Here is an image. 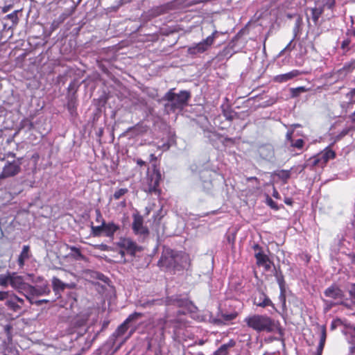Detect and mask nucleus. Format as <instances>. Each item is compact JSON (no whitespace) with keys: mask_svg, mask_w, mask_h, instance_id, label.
<instances>
[{"mask_svg":"<svg viewBox=\"0 0 355 355\" xmlns=\"http://www.w3.org/2000/svg\"><path fill=\"white\" fill-rule=\"evenodd\" d=\"M12 298L16 300L17 303L19 304V305L22 306L24 303V300L18 297L16 294L14 293V295H12Z\"/></svg>","mask_w":355,"mask_h":355,"instance_id":"nucleus-48","label":"nucleus"},{"mask_svg":"<svg viewBox=\"0 0 355 355\" xmlns=\"http://www.w3.org/2000/svg\"><path fill=\"white\" fill-rule=\"evenodd\" d=\"M89 317V314L88 311H84L72 318L70 320L71 328L69 330V334H73L75 332V329L85 326Z\"/></svg>","mask_w":355,"mask_h":355,"instance_id":"nucleus-12","label":"nucleus"},{"mask_svg":"<svg viewBox=\"0 0 355 355\" xmlns=\"http://www.w3.org/2000/svg\"><path fill=\"white\" fill-rule=\"evenodd\" d=\"M254 257L257 259V265L264 266L266 269L270 268L269 259L267 255L264 254L261 251H259L255 253Z\"/></svg>","mask_w":355,"mask_h":355,"instance_id":"nucleus-23","label":"nucleus"},{"mask_svg":"<svg viewBox=\"0 0 355 355\" xmlns=\"http://www.w3.org/2000/svg\"><path fill=\"white\" fill-rule=\"evenodd\" d=\"M12 295H14V293L11 294L5 304L10 310L17 312L21 309V306L17 303L16 300L12 298Z\"/></svg>","mask_w":355,"mask_h":355,"instance_id":"nucleus-27","label":"nucleus"},{"mask_svg":"<svg viewBox=\"0 0 355 355\" xmlns=\"http://www.w3.org/2000/svg\"><path fill=\"white\" fill-rule=\"evenodd\" d=\"M253 303L257 306L265 308L266 306H271L275 309V305L268 295L262 291H259L253 299Z\"/></svg>","mask_w":355,"mask_h":355,"instance_id":"nucleus-14","label":"nucleus"},{"mask_svg":"<svg viewBox=\"0 0 355 355\" xmlns=\"http://www.w3.org/2000/svg\"><path fill=\"white\" fill-rule=\"evenodd\" d=\"M19 12V10H15L12 13H10L7 15L5 17V19L10 20L12 25H16L18 23L19 18L17 16V13Z\"/></svg>","mask_w":355,"mask_h":355,"instance_id":"nucleus-34","label":"nucleus"},{"mask_svg":"<svg viewBox=\"0 0 355 355\" xmlns=\"http://www.w3.org/2000/svg\"><path fill=\"white\" fill-rule=\"evenodd\" d=\"M143 316V313L139 312H134L130 314L126 320L117 328L114 332L116 337L123 336L128 330V324L132 321L137 320Z\"/></svg>","mask_w":355,"mask_h":355,"instance_id":"nucleus-15","label":"nucleus"},{"mask_svg":"<svg viewBox=\"0 0 355 355\" xmlns=\"http://www.w3.org/2000/svg\"><path fill=\"white\" fill-rule=\"evenodd\" d=\"M350 293H351L352 296L353 297V298L355 299V291L354 292L351 291Z\"/></svg>","mask_w":355,"mask_h":355,"instance_id":"nucleus-63","label":"nucleus"},{"mask_svg":"<svg viewBox=\"0 0 355 355\" xmlns=\"http://www.w3.org/2000/svg\"><path fill=\"white\" fill-rule=\"evenodd\" d=\"M126 251L123 249H121L119 251V254L121 255V259H123V262H125V255Z\"/></svg>","mask_w":355,"mask_h":355,"instance_id":"nucleus-51","label":"nucleus"},{"mask_svg":"<svg viewBox=\"0 0 355 355\" xmlns=\"http://www.w3.org/2000/svg\"><path fill=\"white\" fill-rule=\"evenodd\" d=\"M22 158H17L13 161H6L0 173V181L3 179L12 178L21 172Z\"/></svg>","mask_w":355,"mask_h":355,"instance_id":"nucleus-5","label":"nucleus"},{"mask_svg":"<svg viewBox=\"0 0 355 355\" xmlns=\"http://www.w3.org/2000/svg\"><path fill=\"white\" fill-rule=\"evenodd\" d=\"M351 129H352L351 127L345 128L340 132V133L338 135V138L340 139V138L343 137L344 136H345L346 135H347L349 133V132L351 130Z\"/></svg>","mask_w":355,"mask_h":355,"instance_id":"nucleus-47","label":"nucleus"},{"mask_svg":"<svg viewBox=\"0 0 355 355\" xmlns=\"http://www.w3.org/2000/svg\"><path fill=\"white\" fill-rule=\"evenodd\" d=\"M102 232H103V223L101 225L92 227V233L95 236H100Z\"/></svg>","mask_w":355,"mask_h":355,"instance_id":"nucleus-40","label":"nucleus"},{"mask_svg":"<svg viewBox=\"0 0 355 355\" xmlns=\"http://www.w3.org/2000/svg\"><path fill=\"white\" fill-rule=\"evenodd\" d=\"M247 181L248 182H250V181H254L256 182L258 184H259V180L256 177H250V178H247Z\"/></svg>","mask_w":355,"mask_h":355,"instance_id":"nucleus-52","label":"nucleus"},{"mask_svg":"<svg viewBox=\"0 0 355 355\" xmlns=\"http://www.w3.org/2000/svg\"><path fill=\"white\" fill-rule=\"evenodd\" d=\"M320 329H321L320 338V342H319L318 346L317 347L316 355H322V351H323V349L324 347L326 338H327V332H326L325 326H324V325L321 326Z\"/></svg>","mask_w":355,"mask_h":355,"instance_id":"nucleus-25","label":"nucleus"},{"mask_svg":"<svg viewBox=\"0 0 355 355\" xmlns=\"http://www.w3.org/2000/svg\"><path fill=\"white\" fill-rule=\"evenodd\" d=\"M249 328L257 332H272L277 327L275 322L266 315L254 314L244 319Z\"/></svg>","mask_w":355,"mask_h":355,"instance_id":"nucleus-2","label":"nucleus"},{"mask_svg":"<svg viewBox=\"0 0 355 355\" xmlns=\"http://www.w3.org/2000/svg\"><path fill=\"white\" fill-rule=\"evenodd\" d=\"M162 179V175L158 168L154 166L152 171L148 172L146 178V183L144 186V191L147 193H158L159 182Z\"/></svg>","mask_w":355,"mask_h":355,"instance_id":"nucleus-4","label":"nucleus"},{"mask_svg":"<svg viewBox=\"0 0 355 355\" xmlns=\"http://www.w3.org/2000/svg\"><path fill=\"white\" fill-rule=\"evenodd\" d=\"M51 293L49 286L47 282H45L40 286H32L28 284L26 292L23 293V295L29 301L31 304H33L35 297L42 295H47Z\"/></svg>","mask_w":355,"mask_h":355,"instance_id":"nucleus-6","label":"nucleus"},{"mask_svg":"<svg viewBox=\"0 0 355 355\" xmlns=\"http://www.w3.org/2000/svg\"><path fill=\"white\" fill-rule=\"evenodd\" d=\"M284 202L287 205H291L292 204V200L290 198H286Z\"/></svg>","mask_w":355,"mask_h":355,"instance_id":"nucleus-59","label":"nucleus"},{"mask_svg":"<svg viewBox=\"0 0 355 355\" xmlns=\"http://www.w3.org/2000/svg\"><path fill=\"white\" fill-rule=\"evenodd\" d=\"M335 155V152L329 148H326L324 150L318 154L322 167H324L330 159H334Z\"/></svg>","mask_w":355,"mask_h":355,"instance_id":"nucleus-19","label":"nucleus"},{"mask_svg":"<svg viewBox=\"0 0 355 355\" xmlns=\"http://www.w3.org/2000/svg\"><path fill=\"white\" fill-rule=\"evenodd\" d=\"M12 293V291H0V301L6 300V302Z\"/></svg>","mask_w":355,"mask_h":355,"instance_id":"nucleus-45","label":"nucleus"},{"mask_svg":"<svg viewBox=\"0 0 355 355\" xmlns=\"http://www.w3.org/2000/svg\"><path fill=\"white\" fill-rule=\"evenodd\" d=\"M354 116H355V112L353 113V114L351 116L352 121H355V117Z\"/></svg>","mask_w":355,"mask_h":355,"instance_id":"nucleus-62","label":"nucleus"},{"mask_svg":"<svg viewBox=\"0 0 355 355\" xmlns=\"http://www.w3.org/2000/svg\"><path fill=\"white\" fill-rule=\"evenodd\" d=\"M133 222L132 223V229L136 235L147 236L149 231L146 227L144 225V218L139 214H135L132 216Z\"/></svg>","mask_w":355,"mask_h":355,"instance_id":"nucleus-11","label":"nucleus"},{"mask_svg":"<svg viewBox=\"0 0 355 355\" xmlns=\"http://www.w3.org/2000/svg\"><path fill=\"white\" fill-rule=\"evenodd\" d=\"M128 192V189H126V188H121V189H119L118 190H116L114 195H113V198L115 199V200H119L120 199L122 196H123L125 194H126Z\"/></svg>","mask_w":355,"mask_h":355,"instance_id":"nucleus-37","label":"nucleus"},{"mask_svg":"<svg viewBox=\"0 0 355 355\" xmlns=\"http://www.w3.org/2000/svg\"><path fill=\"white\" fill-rule=\"evenodd\" d=\"M236 342L234 339H230L227 343L223 344L211 355H229L230 349L234 347Z\"/></svg>","mask_w":355,"mask_h":355,"instance_id":"nucleus-18","label":"nucleus"},{"mask_svg":"<svg viewBox=\"0 0 355 355\" xmlns=\"http://www.w3.org/2000/svg\"><path fill=\"white\" fill-rule=\"evenodd\" d=\"M286 290H280L279 300L281 302L283 307L286 306Z\"/></svg>","mask_w":355,"mask_h":355,"instance_id":"nucleus-43","label":"nucleus"},{"mask_svg":"<svg viewBox=\"0 0 355 355\" xmlns=\"http://www.w3.org/2000/svg\"><path fill=\"white\" fill-rule=\"evenodd\" d=\"M260 157L267 161H272L275 157L274 148L271 145H263L258 149Z\"/></svg>","mask_w":355,"mask_h":355,"instance_id":"nucleus-16","label":"nucleus"},{"mask_svg":"<svg viewBox=\"0 0 355 355\" xmlns=\"http://www.w3.org/2000/svg\"><path fill=\"white\" fill-rule=\"evenodd\" d=\"M350 44H351V40L349 38H346L342 42L340 48L343 51L344 53H347V51H349Z\"/></svg>","mask_w":355,"mask_h":355,"instance_id":"nucleus-39","label":"nucleus"},{"mask_svg":"<svg viewBox=\"0 0 355 355\" xmlns=\"http://www.w3.org/2000/svg\"><path fill=\"white\" fill-rule=\"evenodd\" d=\"M237 316L236 313H221L220 318L213 319V323L220 325L225 324L226 322L234 320Z\"/></svg>","mask_w":355,"mask_h":355,"instance_id":"nucleus-22","label":"nucleus"},{"mask_svg":"<svg viewBox=\"0 0 355 355\" xmlns=\"http://www.w3.org/2000/svg\"><path fill=\"white\" fill-rule=\"evenodd\" d=\"M315 3L321 7L323 10L326 8L332 10L336 4V0H318Z\"/></svg>","mask_w":355,"mask_h":355,"instance_id":"nucleus-30","label":"nucleus"},{"mask_svg":"<svg viewBox=\"0 0 355 355\" xmlns=\"http://www.w3.org/2000/svg\"><path fill=\"white\" fill-rule=\"evenodd\" d=\"M311 19L316 24L318 21L319 18L321 17L324 10L321 7H320L317 3H315V6L311 9Z\"/></svg>","mask_w":355,"mask_h":355,"instance_id":"nucleus-28","label":"nucleus"},{"mask_svg":"<svg viewBox=\"0 0 355 355\" xmlns=\"http://www.w3.org/2000/svg\"><path fill=\"white\" fill-rule=\"evenodd\" d=\"M324 293L326 297L336 300L334 304H344V292L337 285L333 284L328 287Z\"/></svg>","mask_w":355,"mask_h":355,"instance_id":"nucleus-10","label":"nucleus"},{"mask_svg":"<svg viewBox=\"0 0 355 355\" xmlns=\"http://www.w3.org/2000/svg\"><path fill=\"white\" fill-rule=\"evenodd\" d=\"M293 40L294 38L291 40L286 46L280 51L279 55H282L286 52H291L295 48V44H293Z\"/></svg>","mask_w":355,"mask_h":355,"instance_id":"nucleus-41","label":"nucleus"},{"mask_svg":"<svg viewBox=\"0 0 355 355\" xmlns=\"http://www.w3.org/2000/svg\"><path fill=\"white\" fill-rule=\"evenodd\" d=\"M96 275L98 279L101 280H104L105 276L103 274L96 272Z\"/></svg>","mask_w":355,"mask_h":355,"instance_id":"nucleus-54","label":"nucleus"},{"mask_svg":"<svg viewBox=\"0 0 355 355\" xmlns=\"http://www.w3.org/2000/svg\"><path fill=\"white\" fill-rule=\"evenodd\" d=\"M12 272H7L5 274L0 275V286L2 287H7L11 284Z\"/></svg>","mask_w":355,"mask_h":355,"instance_id":"nucleus-31","label":"nucleus"},{"mask_svg":"<svg viewBox=\"0 0 355 355\" xmlns=\"http://www.w3.org/2000/svg\"><path fill=\"white\" fill-rule=\"evenodd\" d=\"M343 67L344 70H345L348 74L352 73L355 69V59L346 62L343 65Z\"/></svg>","mask_w":355,"mask_h":355,"instance_id":"nucleus-36","label":"nucleus"},{"mask_svg":"<svg viewBox=\"0 0 355 355\" xmlns=\"http://www.w3.org/2000/svg\"><path fill=\"white\" fill-rule=\"evenodd\" d=\"M327 303H328L327 304H328V306H329V308H331L332 306H336V304H335V302H328Z\"/></svg>","mask_w":355,"mask_h":355,"instance_id":"nucleus-60","label":"nucleus"},{"mask_svg":"<svg viewBox=\"0 0 355 355\" xmlns=\"http://www.w3.org/2000/svg\"><path fill=\"white\" fill-rule=\"evenodd\" d=\"M301 74L299 70L295 69L286 73L275 76L273 78L274 81L279 83H286Z\"/></svg>","mask_w":355,"mask_h":355,"instance_id":"nucleus-17","label":"nucleus"},{"mask_svg":"<svg viewBox=\"0 0 355 355\" xmlns=\"http://www.w3.org/2000/svg\"><path fill=\"white\" fill-rule=\"evenodd\" d=\"M277 284L280 290H286V283L283 275L279 272L275 275Z\"/></svg>","mask_w":355,"mask_h":355,"instance_id":"nucleus-35","label":"nucleus"},{"mask_svg":"<svg viewBox=\"0 0 355 355\" xmlns=\"http://www.w3.org/2000/svg\"><path fill=\"white\" fill-rule=\"evenodd\" d=\"M99 248L102 250H107L108 246L105 244H101L99 245Z\"/></svg>","mask_w":355,"mask_h":355,"instance_id":"nucleus-55","label":"nucleus"},{"mask_svg":"<svg viewBox=\"0 0 355 355\" xmlns=\"http://www.w3.org/2000/svg\"><path fill=\"white\" fill-rule=\"evenodd\" d=\"M165 304L166 306H175L184 309L182 311H178L180 314H185L187 312H194L196 306L187 298L182 297L180 295H173L168 297L165 300H151L144 302H140V306L143 308L150 307L154 305H162Z\"/></svg>","mask_w":355,"mask_h":355,"instance_id":"nucleus-1","label":"nucleus"},{"mask_svg":"<svg viewBox=\"0 0 355 355\" xmlns=\"http://www.w3.org/2000/svg\"><path fill=\"white\" fill-rule=\"evenodd\" d=\"M253 248H254V250L255 251H258V252H259V251H261V248H260V246H259L258 244H254V245H253Z\"/></svg>","mask_w":355,"mask_h":355,"instance_id":"nucleus-58","label":"nucleus"},{"mask_svg":"<svg viewBox=\"0 0 355 355\" xmlns=\"http://www.w3.org/2000/svg\"><path fill=\"white\" fill-rule=\"evenodd\" d=\"M49 302V300H33V304L40 306L42 303H47Z\"/></svg>","mask_w":355,"mask_h":355,"instance_id":"nucleus-49","label":"nucleus"},{"mask_svg":"<svg viewBox=\"0 0 355 355\" xmlns=\"http://www.w3.org/2000/svg\"><path fill=\"white\" fill-rule=\"evenodd\" d=\"M347 34L348 35H352L355 37V30H348Z\"/></svg>","mask_w":355,"mask_h":355,"instance_id":"nucleus-56","label":"nucleus"},{"mask_svg":"<svg viewBox=\"0 0 355 355\" xmlns=\"http://www.w3.org/2000/svg\"><path fill=\"white\" fill-rule=\"evenodd\" d=\"M306 89L304 87H299L297 88L291 89V93L293 96H297L300 94V92H304Z\"/></svg>","mask_w":355,"mask_h":355,"instance_id":"nucleus-44","label":"nucleus"},{"mask_svg":"<svg viewBox=\"0 0 355 355\" xmlns=\"http://www.w3.org/2000/svg\"><path fill=\"white\" fill-rule=\"evenodd\" d=\"M11 7H12L11 5L3 6V8H2V12L3 13H6V12H8L10 10Z\"/></svg>","mask_w":355,"mask_h":355,"instance_id":"nucleus-53","label":"nucleus"},{"mask_svg":"<svg viewBox=\"0 0 355 355\" xmlns=\"http://www.w3.org/2000/svg\"><path fill=\"white\" fill-rule=\"evenodd\" d=\"M67 248L71 250V253L69 254V257L73 258L76 260H85V257L81 253L79 248L75 246H69Z\"/></svg>","mask_w":355,"mask_h":355,"instance_id":"nucleus-29","label":"nucleus"},{"mask_svg":"<svg viewBox=\"0 0 355 355\" xmlns=\"http://www.w3.org/2000/svg\"><path fill=\"white\" fill-rule=\"evenodd\" d=\"M355 88L352 89L349 93L347 94V98H348L349 104L355 103Z\"/></svg>","mask_w":355,"mask_h":355,"instance_id":"nucleus-46","label":"nucleus"},{"mask_svg":"<svg viewBox=\"0 0 355 355\" xmlns=\"http://www.w3.org/2000/svg\"><path fill=\"white\" fill-rule=\"evenodd\" d=\"M29 245H24L22 250L18 257L17 263L20 268H23L25 262L31 257Z\"/></svg>","mask_w":355,"mask_h":355,"instance_id":"nucleus-21","label":"nucleus"},{"mask_svg":"<svg viewBox=\"0 0 355 355\" xmlns=\"http://www.w3.org/2000/svg\"><path fill=\"white\" fill-rule=\"evenodd\" d=\"M137 164L138 165H139V166H143V165H144V164H145V162H144V161H143V160H142V159H138L137 160Z\"/></svg>","mask_w":355,"mask_h":355,"instance_id":"nucleus-57","label":"nucleus"},{"mask_svg":"<svg viewBox=\"0 0 355 355\" xmlns=\"http://www.w3.org/2000/svg\"><path fill=\"white\" fill-rule=\"evenodd\" d=\"M52 286L54 292L57 293L60 291H63L68 286V285L62 282L58 277H53L52 278Z\"/></svg>","mask_w":355,"mask_h":355,"instance_id":"nucleus-26","label":"nucleus"},{"mask_svg":"<svg viewBox=\"0 0 355 355\" xmlns=\"http://www.w3.org/2000/svg\"><path fill=\"white\" fill-rule=\"evenodd\" d=\"M335 328H336L335 322H332V323L331 324V329L334 330Z\"/></svg>","mask_w":355,"mask_h":355,"instance_id":"nucleus-61","label":"nucleus"},{"mask_svg":"<svg viewBox=\"0 0 355 355\" xmlns=\"http://www.w3.org/2000/svg\"><path fill=\"white\" fill-rule=\"evenodd\" d=\"M174 90L175 89H171L163 97V100L167 101L165 109L173 112L182 109L190 98V93L187 91L184 90L176 94Z\"/></svg>","mask_w":355,"mask_h":355,"instance_id":"nucleus-3","label":"nucleus"},{"mask_svg":"<svg viewBox=\"0 0 355 355\" xmlns=\"http://www.w3.org/2000/svg\"><path fill=\"white\" fill-rule=\"evenodd\" d=\"M291 173L289 171L282 170L277 173L279 179L286 182L290 178Z\"/></svg>","mask_w":355,"mask_h":355,"instance_id":"nucleus-38","label":"nucleus"},{"mask_svg":"<svg viewBox=\"0 0 355 355\" xmlns=\"http://www.w3.org/2000/svg\"><path fill=\"white\" fill-rule=\"evenodd\" d=\"M119 229V225L114 223H105L103 221V232L108 237H112L114 233Z\"/></svg>","mask_w":355,"mask_h":355,"instance_id":"nucleus-24","label":"nucleus"},{"mask_svg":"<svg viewBox=\"0 0 355 355\" xmlns=\"http://www.w3.org/2000/svg\"><path fill=\"white\" fill-rule=\"evenodd\" d=\"M306 166H310V167L317 166V167L322 168L318 155L309 158L306 161Z\"/></svg>","mask_w":355,"mask_h":355,"instance_id":"nucleus-32","label":"nucleus"},{"mask_svg":"<svg viewBox=\"0 0 355 355\" xmlns=\"http://www.w3.org/2000/svg\"><path fill=\"white\" fill-rule=\"evenodd\" d=\"M117 247L120 249H123L126 251V253L134 256L137 252L141 250V248L130 238L121 237L116 243Z\"/></svg>","mask_w":355,"mask_h":355,"instance_id":"nucleus-9","label":"nucleus"},{"mask_svg":"<svg viewBox=\"0 0 355 355\" xmlns=\"http://www.w3.org/2000/svg\"><path fill=\"white\" fill-rule=\"evenodd\" d=\"M352 263H354V264L355 265V255H354V256L352 257Z\"/></svg>","mask_w":355,"mask_h":355,"instance_id":"nucleus-64","label":"nucleus"},{"mask_svg":"<svg viewBox=\"0 0 355 355\" xmlns=\"http://www.w3.org/2000/svg\"><path fill=\"white\" fill-rule=\"evenodd\" d=\"M28 283L24 282V277L18 275L16 272H12V279L10 286L17 292L22 293H26L28 286Z\"/></svg>","mask_w":355,"mask_h":355,"instance_id":"nucleus-13","label":"nucleus"},{"mask_svg":"<svg viewBox=\"0 0 355 355\" xmlns=\"http://www.w3.org/2000/svg\"><path fill=\"white\" fill-rule=\"evenodd\" d=\"M178 255L173 250L166 249L163 251L158 265L160 268H164L166 269L175 268L178 266Z\"/></svg>","mask_w":355,"mask_h":355,"instance_id":"nucleus-7","label":"nucleus"},{"mask_svg":"<svg viewBox=\"0 0 355 355\" xmlns=\"http://www.w3.org/2000/svg\"><path fill=\"white\" fill-rule=\"evenodd\" d=\"M272 195L276 199L280 198V195H279V192L277 191V190L275 187H273V191H272Z\"/></svg>","mask_w":355,"mask_h":355,"instance_id":"nucleus-50","label":"nucleus"},{"mask_svg":"<svg viewBox=\"0 0 355 355\" xmlns=\"http://www.w3.org/2000/svg\"><path fill=\"white\" fill-rule=\"evenodd\" d=\"M293 134V131L287 132L286 135L287 142L288 143L291 147L297 148L298 150H302L304 145V140L302 139H294L292 137Z\"/></svg>","mask_w":355,"mask_h":355,"instance_id":"nucleus-20","label":"nucleus"},{"mask_svg":"<svg viewBox=\"0 0 355 355\" xmlns=\"http://www.w3.org/2000/svg\"><path fill=\"white\" fill-rule=\"evenodd\" d=\"M218 35V31H214L212 34L208 36L205 40L194 44L193 46H190L188 49L189 53L191 54H198L204 53L205 51H207L214 42V40Z\"/></svg>","mask_w":355,"mask_h":355,"instance_id":"nucleus-8","label":"nucleus"},{"mask_svg":"<svg viewBox=\"0 0 355 355\" xmlns=\"http://www.w3.org/2000/svg\"><path fill=\"white\" fill-rule=\"evenodd\" d=\"M266 204L272 209L277 210L279 209L277 204L268 196L266 197Z\"/></svg>","mask_w":355,"mask_h":355,"instance_id":"nucleus-42","label":"nucleus"},{"mask_svg":"<svg viewBox=\"0 0 355 355\" xmlns=\"http://www.w3.org/2000/svg\"><path fill=\"white\" fill-rule=\"evenodd\" d=\"M347 75L348 73L345 70H344V67H343L342 68L334 72L333 76L336 80H343Z\"/></svg>","mask_w":355,"mask_h":355,"instance_id":"nucleus-33","label":"nucleus"}]
</instances>
